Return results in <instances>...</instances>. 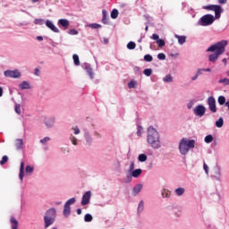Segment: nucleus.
Returning a JSON list of instances; mask_svg holds the SVG:
<instances>
[{
    "instance_id": "nucleus-1",
    "label": "nucleus",
    "mask_w": 229,
    "mask_h": 229,
    "mask_svg": "<svg viewBox=\"0 0 229 229\" xmlns=\"http://www.w3.org/2000/svg\"><path fill=\"white\" fill-rule=\"evenodd\" d=\"M202 10H208L215 13V16L212 14H205L199 19L197 24L198 26L202 27L212 26L215 21L221 19V13L225 12L223 7L219 4L204 5L202 6Z\"/></svg>"
},
{
    "instance_id": "nucleus-2",
    "label": "nucleus",
    "mask_w": 229,
    "mask_h": 229,
    "mask_svg": "<svg viewBox=\"0 0 229 229\" xmlns=\"http://www.w3.org/2000/svg\"><path fill=\"white\" fill-rule=\"evenodd\" d=\"M147 143L152 149H160L162 148L160 133L153 126H149L147 130Z\"/></svg>"
},
{
    "instance_id": "nucleus-3",
    "label": "nucleus",
    "mask_w": 229,
    "mask_h": 229,
    "mask_svg": "<svg viewBox=\"0 0 229 229\" xmlns=\"http://www.w3.org/2000/svg\"><path fill=\"white\" fill-rule=\"evenodd\" d=\"M228 46V41L222 40L217 42L216 44L211 45L208 49V53H214L209 55L208 60L209 62H216L223 53H225V48Z\"/></svg>"
},
{
    "instance_id": "nucleus-4",
    "label": "nucleus",
    "mask_w": 229,
    "mask_h": 229,
    "mask_svg": "<svg viewBox=\"0 0 229 229\" xmlns=\"http://www.w3.org/2000/svg\"><path fill=\"white\" fill-rule=\"evenodd\" d=\"M196 148V140H191L189 138H182L179 141L178 150L180 155L182 157H187L191 149H194Z\"/></svg>"
},
{
    "instance_id": "nucleus-5",
    "label": "nucleus",
    "mask_w": 229,
    "mask_h": 229,
    "mask_svg": "<svg viewBox=\"0 0 229 229\" xmlns=\"http://www.w3.org/2000/svg\"><path fill=\"white\" fill-rule=\"evenodd\" d=\"M43 219L45 223L44 228H49V226L55 224V221L56 219V208H51L47 210Z\"/></svg>"
},
{
    "instance_id": "nucleus-6",
    "label": "nucleus",
    "mask_w": 229,
    "mask_h": 229,
    "mask_svg": "<svg viewBox=\"0 0 229 229\" xmlns=\"http://www.w3.org/2000/svg\"><path fill=\"white\" fill-rule=\"evenodd\" d=\"M33 171H35V165H28L25 167V172H24V162L21 161L20 165V173H19L20 182H23L24 176H31V174H33Z\"/></svg>"
},
{
    "instance_id": "nucleus-7",
    "label": "nucleus",
    "mask_w": 229,
    "mask_h": 229,
    "mask_svg": "<svg viewBox=\"0 0 229 229\" xmlns=\"http://www.w3.org/2000/svg\"><path fill=\"white\" fill-rule=\"evenodd\" d=\"M72 133H70L69 140L72 142L73 146H78L80 143V140L76 139V136L74 135H80L81 133V131L80 130V127L74 126L71 129Z\"/></svg>"
},
{
    "instance_id": "nucleus-8",
    "label": "nucleus",
    "mask_w": 229,
    "mask_h": 229,
    "mask_svg": "<svg viewBox=\"0 0 229 229\" xmlns=\"http://www.w3.org/2000/svg\"><path fill=\"white\" fill-rule=\"evenodd\" d=\"M5 78H12L13 80H19L21 78L22 73L18 69L14 70H6L4 72Z\"/></svg>"
},
{
    "instance_id": "nucleus-9",
    "label": "nucleus",
    "mask_w": 229,
    "mask_h": 229,
    "mask_svg": "<svg viewBox=\"0 0 229 229\" xmlns=\"http://www.w3.org/2000/svg\"><path fill=\"white\" fill-rule=\"evenodd\" d=\"M74 203H76V198H71L65 202L63 211L64 217H69L71 216V205H74Z\"/></svg>"
},
{
    "instance_id": "nucleus-10",
    "label": "nucleus",
    "mask_w": 229,
    "mask_h": 229,
    "mask_svg": "<svg viewBox=\"0 0 229 229\" xmlns=\"http://www.w3.org/2000/svg\"><path fill=\"white\" fill-rule=\"evenodd\" d=\"M193 114L196 115V117H203V115L207 114V107L199 104L193 108Z\"/></svg>"
},
{
    "instance_id": "nucleus-11",
    "label": "nucleus",
    "mask_w": 229,
    "mask_h": 229,
    "mask_svg": "<svg viewBox=\"0 0 229 229\" xmlns=\"http://www.w3.org/2000/svg\"><path fill=\"white\" fill-rule=\"evenodd\" d=\"M43 123L48 129L55 128L56 118L55 116H43Z\"/></svg>"
},
{
    "instance_id": "nucleus-12",
    "label": "nucleus",
    "mask_w": 229,
    "mask_h": 229,
    "mask_svg": "<svg viewBox=\"0 0 229 229\" xmlns=\"http://www.w3.org/2000/svg\"><path fill=\"white\" fill-rule=\"evenodd\" d=\"M213 178H214V180H216V182L223 181V173L221 172V166L216 165L214 167Z\"/></svg>"
},
{
    "instance_id": "nucleus-13",
    "label": "nucleus",
    "mask_w": 229,
    "mask_h": 229,
    "mask_svg": "<svg viewBox=\"0 0 229 229\" xmlns=\"http://www.w3.org/2000/svg\"><path fill=\"white\" fill-rule=\"evenodd\" d=\"M90 198H92V191H88L82 195V199L81 201V205L85 207V205H89L90 203Z\"/></svg>"
},
{
    "instance_id": "nucleus-14",
    "label": "nucleus",
    "mask_w": 229,
    "mask_h": 229,
    "mask_svg": "<svg viewBox=\"0 0 229 229\" xmlns=\"http://www.w3.org/2000/svg\"><path fill=\"white\" fill-rule=\"evenodd\" d=\"M208 105L212 114H216V112H217V106H216V98L214 97L208 98Z\"/></svg>"
},
{
    "instance_id": "nucleus-15",
    "label": "nucleus",
    "mask_w": 229,
    "mask_h": 229,
    "mask_svg": "<svg viewBox=\"0 0 229 229\" xmlns=\"http://www.w3.org/2000/svg\"><path fill=\"white\" fill-rule=\"evenodd\" d=\"M84 140L86 141L87 146H92L94 142V138H92V134L89 131H84Z\"/></svg>"
},
{
    "instance_id": "nucleus-16",
    "label": "nucleus",
    "mask_w": 229,
    "mask_h": 229,
    "mask_svg": "<svg viewBox=\"0 0 229 229\" xmlns=\"http://www.w3.org/2000/svg\"><path fill=\"white\" fill-rule=\"evenodd\" d=\"M150 38H152V40H156V44H157L158 47H164V46H165V41L164 39H160L158 34H153Z\"/></svg>"
},
{
    "instance_id": "nucleus-17",
    "label": "nucleus",
    "mask_w": 229,
    "mask_h": 229,
    "mask_svg": "<svg viewBox=\"0 0 229 229\" xmlns=\"http://www.w3.org/2000/svg\"><path fill=\"white\" fill-rule=\"evenodd\" d=\"M82 69H85V71L89 74L90 80H94V72H92V67L90 66L89 64H87V63L83 64Z\"/></svg>"
},
{
    "instance_id": "nucleus-18",
    "label": "nucleus",
    "mask_w": 229,
    "mask_h": 229,
    "mask_svg": "<svg viewBox=\"0 0 229 229\" xmlns=\"http://www.w3.org/2000/svg\"><path fill=\"white\" fill-rule=\"evenodd\" d=\"M45 24H46L47 28L51 30V31H54V33H60V30H58V28H56V26H55V23H53V21H51L50 20H47Z\"/></svg>"
},
{
    "instance_id": "nucleus-19",
    "label": "nucleus",
    "mask_w": 229,
    "mask_h": 229,
    "mask_svg": "<svg viewBox=\"0 0 229 229\" xmlns=\"http://www.w3.org/2000/svg\"><path fill=\"white\" fill-rule=\"evenodd\" d=\"M19 89H21V90H27L31 89V85L28 81H23L19 84Z\"/></svg>"
},
{
    "instance_id": "nucleus-20",
    "label": "nucleus",
    "mask_w": 229,
    "mask_h": 229,
    "mask_svg": "<svg viewBox=\"0 0 229 229\" xmlns=\"http://www.w3.org/2000/svg\"><path fill=\"white\" fill-rule=\"evenodd\" d=\"M143 187L144 186L140 183L136 184L132 189V196H138Z\"/></svg>"
},
{
    "instance_id": "nucleus-21",
    "label": "nucleus",
    "mask_w": 229,
    "mask_h": 229,
    "mask_svg": "<svg viewBox=\"0 0 229 229\" xmlns=\"http://www.w3.org/2000/svg\"><path fill=\"white\" fill-rule=\"evenodd\" d=\"M10 225L11 229H19V221H17V219H15L13 216L10 218Z\"/></svg>"
},
{
    "instance_id": "nucleus-22",
    "label": "nucleus",
    "mask_w": 229,
    "mask_h": 229,
    "mask_svg": "<svg viewBox=\"0 0 229 229\" xmlns=\"http://www.w3.org/2000/svg\"><path fill=\"white\" fill-rule=\"evenodd\" d=\"M57 24H59V26H62L63 28H64V30H67V28H69V20L60 19L58 21Z\"/></svg>"
},
{
    "instance_id": "nucleus-23",
    "label": "nucleus",
    "mask_w": 229,
    "mask_h": 229,
    "mask_svg": "<svg viewBox=\"0 0 229 229\" xmlns=\"http://www.w3.org/2000/svg\"><path fill=\"white\" fill-rule=\"evenodd\" d=\"M175 38H177L178 44H180V46H183V44L187 42V36L175 35Z\"/></svg>"
},
{
    "instance_id": "nucleus-24",
    "label": "nucleus",
    "mask_w": 229,
    "mask_h": 229,
    "mask_svg": "<svg viewBox=\"0 0 229 229\" xmlns=\"http://www.w3.org/2000/svg\"><path fill=\"white\" fill-rule=\"evenodd\" d=\"M140 174H142V169L140 168L134 169L132 172H131L132 178H139Z\"/></svg>"
},
{
    "instance_id": "nucleus-25",
    "label": "nucleus",
    "mask_w": 229,
    "mask_h": 229,
    "mask_svg": "<svg viewBox=\"0 0 229 229\" xmlns=\"http://www.w3.org/2000/svg\"><path fill=\"white\" fill-rule=\"evenodd\" d=\"M174 194H175V196H178V197L183 196L185 194V188H183V187L176 188L174 190Z\"/></svg>"
},
{
    "instance_id": "nucleus-26",
    "label": "nucleus",
    "mask_w": 229,
    "mask_h": 229,
    "mask_svg": "<svg viewBox=\"0 0 229 229\" xmlns=\"http://www.w3.org/2000/svg\"><path fill=\"white\" fill-rule=\"evenodd\" d=\"M133 176L131 173H127L126 176L123 179V183H131Z\"/></svg>"
},
{
    "instance_id": "nucleus-27",
    "label": "nucleus",
    "mask_w": 229,
    "mask_h": 229,
    "mask_svg": "<svg viewBox=\"0 0 229 229\" xmlns=\"http://www.w3.org/2000/svg\"><path fill=\"white\" fill-rule=\"evenodd\" d=\"M102 22L103 24H108V12L106 10L102 11Z\"/></svg>"
},
{
    "instance_id": "nucleus-28",
    "label": "nucleus",
    "mask_w": 229,
    "mask_h": 229,
    "mask_svg": "<svg viewBox=\"0 0 229 229\" xmlns=\"http://www.w3.org/2000/svg\"><path fill=\"white\" fill-rule=\"evenodd\" d=\"M163 81H164V83H173V81H174L173 75H171L170 73L166 74L163 78Z\"/></svg>"
},
{
    "instance_id": "nucleus-29",
    "label": "nucleus",
    "mask_w": 229,
    "mask_h": 229,
    "mask_svg": "<svg viewBox=\"0 0 229 229\" xmlns=\"http://www.w3.org/2000/svg\"><path fill=\"white\" fill-rule=\"evenodd\" d=\"M137 212L138 214H142V212H144V200H140L139 202Z\"/></svg>"
},
{
    "instance_id": "nucleus-30",
    "label": "nucleus",
    "mask_w": 229,
    "mask_h": 229,
    "mask_svg": "<svg viewBox=\"0 0 229 229\" xmlns=\"http://www.w3.org/2000/svg\"><path fill=\"white\" fill-rule=\"evenodd\" d=\"M24 142L22 141V139H17L15 142L16 149H22Z\"/></svg>"
},
{
    "instance_id": "nucleus-31",
    "label": "nucleus",
    "mask_w": 229,
    "mask_h": 229,
    "mask_svg": "<svg viewBox=\"0 0 229 229\" xmlns=\"http://www.w3.org/2000/svg\"><path fill=\"white\" fill-rule=\"evenodd\" d=\"M214 141V136H212V134H208L204 138V142L206 144H210L211 142Z\"/></svg>"
},
{
    "instance_id": "nucleus-32",
    "label": "nucleus",
    "mask_w": 229,
    "mask_h": 229,
    "mask_svg": "<svg viewBox=\"0 0 229 229\" xmlns=\"http://www.w3.org/2000/svg\"><path fill=\"white\" fill-rule=\"evenodd\" d=\"M50 141H51V138L49 136H47L39 140V142H40V144H42V146H47V142H50Z\"/></svg>"
},
{
    "instance_id": "nucleus-33",
    "label": "nucleus",
    "mask_w": 229,
    "mask_h": 229,
    "mask_svg": "<svg viewBox=\"0 0 229 229\" xmlns=\"http://www.w3.org/2000/svg\"><path fill=\"white\" fill-rule=\"evenodd\" d=\"M216 128H223V124H225V120L223 117H220L216 122Z\"/></svg>"
},
{
    "instance_id": "nucleus-34",
    "label": "nucleus",
    "mask_w": 229,
    "mask_h": 229,
    "mask_svg": "<svg viewBox=\"0 0 229 229\" xmlns=\"http://www.w3.org/2000/svg\"><path fill=\"white\" fill-rule=\"evenodd\" d=\"M138 160L140 161V162H146L147 160H148V155H146V154H140L139 156H138Z\"/></svg>"
},
{
    "instance_id": "nucleus-35",
    "label": "nucleus",
    "mask_w": 229,
    "mask_h": 229,
    "mask_svg": "<svg viewBox=\"0 0 229 229\" xmlns=\"http://www.w3.org/2000/svg\"><path fill=\"white\" fill-rule=\"evenodd\" d=\"M137 81L135 80H131L129 83H128V87L129 89H136L137 88Z\"/></svg>"
},
{
    "instance_id": "nucleus-36",
    "label": "nucleus",
    "mask_w": 229,
    "mask_h": 229,
    "mask_svg": "<svg viewBox=\"0 0 229 229\" xmlns=\"http://www.w3.org/2000/svg\"><path fill=\"white\" fill-rule=\"evenodd\" d=\"M119 17V11L117 9H113L111 12V19H117Z\"/></svg>"
},
{
    "instance_id": "nucleus-37",
    "label": "nucleus",
    "mask_w": 229,
    "mask_h": 229,
    "mask_svg": "<svg viewBox=\"0 0 229 229\" xmlns=\"http://www.w3.org/2000/svg\"><path fill=\"white\" fill-rule=\"evenodd\" d=\"M136 133H137L138 137H142V133H144V128H142V126H140V125H138Z\"/></svg>"
},
{
    "instance_id": "nucleus-38",
    "label": "nucleus",
    "mask_w": 229,
    "mask_h": 229,
    "mask_svg": "<svg viewBox=\"0 0 229 229\" xmlns=\"http://www.w3.org/2000/svg\"><path fill=\"white\" fill-rule=\"evenodd\" d=\"M46 21H44V19H35L34 20V24L38 25V26H42L43 24H45Z\"/></svg>"
},
{
    "instance_id": "nucleus-39",
    "label": "nucleus",
    "mask_w": 229,
    "mask_h": 229,
    "mask_svg": "<svg viewBox=\"0 0 229 229\" xmlns=\"http://www.w3.org/2000/svg\"><path fill=\"white\" fill-rule=\"evenodd\" d=\"M135 47H137V44H135V42L131 41L127 44V49H135Z\"/></svg>"
},
{
    "instance_id": "nucleus-40",
    "label": "nucleus",
    "mask_w": 229,
    "mask_h": 229,
    "mask_svg": "<svg viewBox=\"0 0 229 229\" xmlns=\"http://www.w3.org/2000/svg\"><path fill=\"white\" fill-rule=\"evenodd\" d=\"M92 219H93V217H92V215H90V214H86L84 216L85 223H90V222H92Z\"/></svg>"
},
{
    "instance_id": "nucleus-41",
    "label": "nucleus",
    "mask_w": 229,
    "mask_h": 229,
    "mask_svg": "<svg viewBox=\"0 0 229 229\" xmlns=\"http://www.w3.org/2000/svg\"><path fill=\"white\" fill-rule=\"evenodd\" d=\"M72 59L74 62V65H80V56H78V55L74 54L72 55Z\"/></svg>"
},
{
    "instance_id": "nucleus-42",
    "label": "nucleus",
    "mask_w": 229,
    "mask_h": 229,
    "mask_svg": "<svg viewBox=\"0 0 229 229\" xmlns=\"http://www.w3.org/2000/svg\"><path fill=\"white\" fill-rule=\"evenodd\" d=\"M89 28H91V30H99L101 28V24L98 23H90L89 25Z\"/></svg>"
},
{
    "instance_id": "nucleus-43",
    "label": "nucleus",
    "mask_w": 229,
    "mask_h": 229,
    "mask_svg": "<svg viewBox=\"0 0 229 229\" xmlns=\"http://www.w3.org/2000/svg\"><path fill=\"white\" fill-rule=\"evenodd\" d=\"M218 103L219 105H225L226 98H225V96L218 97Z\"/></svg>"
},
{
    "instance_id": "nucleus-44",
    "label": "nucleus",
    "mask_w": 229,
    "mask_h": 229,
    "mask_svg": "<svg viewBox=\"0 0 229 229\" xmlns=\"http://www.w3.org/2000/svg\"><path fill=\"white\" fill-rule=\"evenodd\" d=\"M143 74H145V76H150L153 74V70L151 68L145 69Z\"/></svg>"
},
{
    "instance_id": "nucleus-45",
    "label": "nucleus",
    "mask_w": 229,
    "mask_h": 229,
    "mask_svg": "<svg viewBox=\"0 0 229 229\" xmlns=\"http://www.w3.org/2000/svg\"><path fill=\"white\" fill-rule=\"evenodd\" d=\"M145 62H153V56L149 54L144 55Z\"/></svg>"
},
{
    "instance_id": "nucleus-46",
    "label": "nucleus",
    "mask_w": 229,
    "mask_h": 229,
    "mask_svg": "<svg viewBox=\"0 0 229 229\" xmlns=\"http://www.w3.org/2000/svg\"><path fill=\"white\" fill-rule=\"evenodd\" d=\"M161 194L163 198H167V199L171 198V193H169V191L165 190H164Z\"/></svg>"
},
{
    "instance_id": "nucleus-47",
    "label": "nucleus",
    "mask_w": 229,
    "mask_h": 229,
    "mask_svg": "<svg viewBox=\"0 0 229 229\" xmlns=\"http://www.w3.org/2000/svg\"><path fill=\"white\" fill-rule=\"evenodd\" d=\"M14 110H15L16 114H18V115H21V104L15 105Z\"/></svg>"
},
{
    "instance_id": "nucleus-48",
    "label": "nucleus",
    "mask_w": 229,
    "mask_h": 229,
    "mask_svg": "<svg viewBox=\"0 0 229 229\" xmlns=\"http://www.w3.org/2000/svg\"><path fill=\"white\" fill-rule=\"evenodd\" d=\"M6 162H8V156H4L0 161V165H4Z\"/></svg>"
},
{
    "instance_id": "nucleus-49",
    "label": "nucleus",
    "mask_w": 229,
    "mask_h": 229,
    "mask_svg": "<svg viewBox=\"0 0 229 229\" xmlns=\"http://www.w3.org/2000/svg\"><path fill=\"white\" fill-rule=\"evenodd\" d=\"M195 101L194 100H191L188 104H187V108L188 110H191L192 106H194L195 105Z\"/></svg>"
},
{
    "instance_id": "nucleus-50",
    "label": "nucleus",
    "mask_w": 229,
    "mask_h": 229,
    "mask_svg": "<svg viewBox=\"0 0 229 229\" xmlns=\"http://www.w3.org/2000/svg\"><path fill=\"white\" fill-rule=\"evenodd\" d=\"M132 171H135V163L131 162L129 166V173H132Z\"/></svg>"
},
{
    "instance_id": "nucleus-51",
    "label": "nucleus",
    "mask_w": 229,
    "mask_h": 229,
    "mask_svg": "<svg viewBox=\"0 0 229 229\" xmlns=\"http://www.w3.org/2000/svg\"><path fill=\"white\" fill-rule=\"evenodd\" d=\"M218 83H223V84H225V85H229V84H228V78L220 79V80L218 81Z\"/></svg>"
},
{
    "instance_id": "nucleus-52",
    "label": "nucleus",
    "mask_w": 229,
    "mask_h": 229,
    "mask_svg": "<svg viewBox=\"0 0 229 229\" xmlns=\"http://www.w3.org/2000/svg\"><path fill=\"white\" fill-rule=\"evenodd\" d=\"M157 59H158V60H165V54H164V53H159V54L157 55Z\"/></svg>"
},
{
    "instance_id": "nucleus-53",
    "label": "nucleus",
    "mask_w": 229,
    "mask_h": 229,
    "mask_svg": "<svg viewBox=\"0 0 229 229\" xmlns=\"http://www.w3.org/2000/svg\"><path fill=\"white\" fill-rule=\"evenodd\" d=\"M203 72H205L204 68H199L196 72V74H198V76H201Z\"/></svg>"
},
{
    "instance_id": "nucleus-54",
    "label": "nucleus",
    "mask_w": 229,
    "mask_h": 229,
    "mask_svg": "<svg viewBox=\"0 0 229 229\" xmlns=\"http://www.w3.org/2000/svg\"><path fill=\"white\" fill-rule=\"evenodd\" d=\"M69 35H78V30L72 29L69 30Z\"/></svg>"
},
{
    "instance_id": "nucleus-55",
    "label": "nucleus",
    "mask_w": 229,
    "mask_h": 229,
    "mask_svg": "<svg viewBox=\"0 0 229 229\" xmlns=\"http://www.w3.org/2000/svg\"><path fill=\"white\" fill-rule=\"evenodd\" d=\"M203 169H204L206 174H208V165L205 163L203 165Z\"/></svg>"
},
{
    "instance_id": "nucleus-56",
    "label": "nucleus",
    "mask_w": 229,
    "mask_h": 229,
    "mask_svg": "<svg viewBox=\"0 0 229 229\" xmlns=\"http://www.w3.org/2000/svg\"><path fill=\"white\" fill-rule=\"evenodd\" d=\"M228 3V0H218V4H226Z\"/></svg>"
},
{
    "instance_id": "nucleus-57",
    "label": "nucleus",
    "mask_w": 229,
    "mask_h": 229,
    "mask_svg": "<svg viewBox=\"0 0 229 229\" xmlns=\"http://www.w3.org/2000/svg\"><path fill=\"white\" fill-rule=\"evenodd\" d=\"M198 78H199V75L195 73V75L193 77H191V81H196V80H198Z\"/></svg>"
},
{
    "instance_id": "nucleus-58",
    "label": "nucleus",
    "mask_w": 229,
    "mask_h": 229,
    "mask_svg": "<svg viewBox=\"0 0 229 229\" xmlns=\"http://www.w3.org/2000/svg\"><path fill=\"white\" fill-rule=\"evenodd\" d=\"M36 38L38 40V42H42V40H44V37L42 36H38Z\"/></svg>"
},
{
    "instance_id": "nucleus-59",
    "label": "nucleus",
    "mask_w": 229,
    "mask_h": 229,
    "mask_svg": "<svg viewBox=\"0 0 229 229\" xmlns=\"http://www.w3.org/2000/svg\"><path fill=\"white\" fill-rule=\"evenodd\" d=\"M204 69V72H211L212 70L210 68H203Z\"/></svg>"
},
{
    "instance_id": "nucleus-60",
    "label": "nucleus",
    "mask_w": 229,
    "mask_h": 229,
    "mask_svg": "<svg viewBox=\"0 0 229 229\" xmlns=\"http://www.w3.org/2000/svg\"><path fill=\"white\" fill-rule=\"evenodd\" d=\"M77 214H78V216H81V208L77 209Z\"/></svg>"
},
{
    "instance_id": "nucleus-61",
    "label": "nucleus",
    "mask_w": 229,
    "mask_h": 229,
    "mask_svg": "<svg viewBox=\"0 0 229 229\" xmlns=\"http://www.w3.org/2000/svg\"><path fill=\"white\" fill-rule=\"evenodd\" d=\"M0 98H3V87H0Z\"/></svg>"
},
{
    "instance_id": "nucleus-62",
    "label": "nucleus",
    "mask_w": 229,
    "mask_h": 229,
    "mask_svg": "<svg viewBox=\"0 0 229 229\" xmlns=\"http://www.w3.org/2000/svg\"><path fill=\"white\" fill-rule=\"evenodd\" d=\"M222 62H223V64H225V65H226L228 60H227L226 58H224V59L222 60Z\"/></svg>"
},
{
    "instance_id": "nucleus-63",
    "label": "nucleus",
    "mask_w": 229,
    "mask_h": 229,
    "mask_svg": "<svg viewBox=\"0 0 229 229\" xmlns=\"http://www.w3.org/2000/svg\"><path fill=\"white\" fill-rule=\"evenodd\" d=\"M61 203H62V201H55V205L58 206V205H60Z\"/></svg>"
},
{
    "instance_id": "nucleus-64",
    "label": "nucleus",
    "mask_w": 229,
    "mask_h": 229,
    "mask_svg": "<svg viewBox=\"0 0 229 229\" xmlns=\"http://www.w3.org/2000/svg\"><path fill=\"white\" fill-rule=\"evenodd\" d=\"M225 106H226L228 108V110H229V102H226Z\"/></svg>"
}]
</instances>
